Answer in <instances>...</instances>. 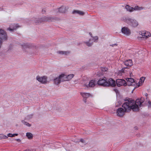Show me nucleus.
Segmentation results:
<instances>
[{
  "label": "nucleus",
  "mask_w": 151,
  "mask_h": 151,
  "mask_svg": "<svg viewBox=\"0 0 151 151\" xmlns=\"http://www.w3.org/2000/svg\"><path fill=\"white\" fill-rule=\"evenodd\" d=\"M145 80V78L144 77H142L141 78L137 85L138 87H139L142 85V84L143 83Z\"/></svg>",
  "instance_id": "nucleus-21"
},
{
  "label": "nucleus",
  "mask_w": 151,
  "mask_h": 151,
  "mask_svg": "<svg viewBox=\"0 0 151 151\" xmlns=\"http://www.w3.org/2000/svg\"><path fill=\"white\" fill-rule=\"evenodd\" d=\"M58 53L61 55H68L70 54V52L69 51H60L58 52Z\"/></svg>",
  "instance_id": "nucleus-24"
},
{
  "label": "nucleus",
  "mask_w": 151,
  "mask_h": 151,
  "mask_svg": "<svg viewBox=\"0 0 151 151\" xmlns=\"http://www.w3.org/2000/svg\"><path fill=\"white\" fill-rule=\"evenodd\" d=\"M22 123H24L25 125L27 126H28V127H30L31 126V125L30 124H29V123H28V122H24V121H22Z\"/></svg>",
  "instance_id": "nucleus-30"
},
{
  "label": "nucleus",
  "mask_w": 151,
  "mask_h": 151,
  "mask_svg": "<svg viewBox=\"0 0 151 151\" xmlns=\"http://www.w3.org/2000/svg\"><path fill=\"white\" fill-rule=\"evenodd\" d=\"M124 64L126 66L130 67L132 65V61L130 60H127L124 62Z\"/></svg>",
  "instance_id": "nucleus-20"
},
{
  "label": "nucleus",
  "mask_w": 151,
  "mask_h": 151,
  "mask_svg": "<svg viewBox=\"0 0 151 151\" xmlns=\"http://www.w3.org/2000/svg\"><path fill=\"white\" fill-rule=\"evenodd\" d=\"M122 106L124 109L122 107H120L116 111L117 116L120 117H122L126 111H130L131 109L132 110V108L130 105L129 101L128 100H125Z\"/></svg>",
  "instance_id": "nucleus-1"
},
{
  "label": "nucleus",
  "mask_w": 151,
  "mask_h": 151,
  "mask_svg": "<svg viewBox=\"0 0 151 151\" xmlns=\"http://www.w3.org/2000/svg\"><path fill=\"white\" fill-rule=\"evenodd\" d=\"M62 74L54 79L53 80L54 83L56 85H58L61 82L64 81L63 78L62 77Z\"/></svg>",
  "instance_id": "nucleus-10"
},
{
  "label": "nucleus",
  "mask_w": 151,
  "mask_h": 151,
  "mask_svg": "<svg viewBox=\"0 0 151 151\" xmlns=\"http://www.w3.org/2000/svg\"><path fill=\"white\" fill-rule=\"evenodd\" d=\"M148 107L149 108H151V102L150 101H148Z\"/></svg>",
  "instance_id": "nucleus-33"
},
{
  "label": "nucleus",
  "mask_w": 151,
  "mask_h": 151,
  "mask_svg": "<svg viewBox=\"0 0 151 151\" xmlns=\"http://www.w3.org/2000/svg\"><path fill=\"white\" fill-rule=\"evenodd\" d=\"M101 70L103 71H107V70H108V69L106 68H102Z\"/></svg>",
  "instance_id": "nucleus-31"
},
{
  "label": "nucleus",
  "mask_w": 151,
  "mask_h": 151,
  "mask_svg": "<svg viewBox=\"0 0 151 151\" xmlns=\"http://www.w3.org/2000/svg\"><path fill=\"white\" fill-rule=\"evenodd\" d=\"M145 96H147V95H148V94H147V93H145Z\"/></svg>",
  "instance_id": "nucleus-39"
},
{
  "label": "nucleus",
  "mask_w": 151,
  "mask_h": 151,
  "mask_svg": "<svg viewBox=\"0 0 151 151\" xmlns=\"http://www.w3.org/2000/svg\"><path fill=\"white\" fill-rule=\"evenodd\" d=\"M96 84V81L94 80H91L89 82V83H84L83 86L84 87L86 88L92 87H94Z\"/></svg>",
  "instance_id": "nucleus-7"
},
{
  "label": "nucleus",
  "mask_w": 151,
  "mask_h": 151,
  "mask_svg": "<svg viewBox=\"0 0 151 151\" xmlns=\"http://www.w3.org/2000/svg\"><path fill=\"white\" fill-rule=\"evenodd\" d=\"M43 20L41 21L38 20L37 22H42L44 21H48L50 20H51L52 19V18L51 17H44L43 18Z\"/></svg>",
  "instance_id": "nucleus-28"
},
{
  "label": "nucleus",
  "mask_w": 151,
  "mask_h": 151,
  "mask_svg": "<svg viewBox=\"0 0 151 151\" xmlns=\"http://www.w3.org/2000/svg\"><path fill=\"white\" fill-rule=\"evenodd\" d=\"M81 95L83 98V101L85 103L87 102V99L90 97H92V95L89 93L85 92H81L80 93Z\"/></svg>",
  "instance_id": "nucleus-6"
},
{
  "label": "nucleus",
  "mask_w": 151,
  "mask_h": 151,
  "mask_svg": "<svg viewBox=\"0 0 151 151\" xmlns=\"http://www.w3.org/2000/svg\"><path fill=\"white\" fill-rule=\"evenodd\" d=\"M116 45H117L116 44H112V45H110V46H112V47H113L114 46H116Z\"/></svg>",
  "instance_id": "nucleus-37"
},
{
  "label": "nucleus",
  "mask_w": 151,
  "mask_h": 151,
  "mask_svg": "<svg viewBox=\"0 0 151 151\" xmlns=\"http://www.w3.org/2000/svg\"><path fill=\"white\" fill-rule=\"evenodd\" d=\"M134 11V10H137L140 11L142 10L143 9V8L142 6H136L134 8H133Z\"/></svg>",
  "instance_id": "nucleus-27"
},
{
  "label": "nucleus",
  "mask_w": 151,
  "mask_h": 151,
  "mask_svg": "<svg viewBox=\"0 0 151 151\" xmlns=\"http://www.w3.org/2000/svg\"><path fill=\"white\" fill-rule=\"evenodd\" d=\"M18 135V134H12V137H14L15 136H17Z\"/></svg>",
  "instance_id": "nucleus-36"
},
{
  "label": "nucleus",
  "mask_w": 151,
  "mask_h": 151,
  "mask_svg": "<svg viewBox=\"0 0 151 151\" xmlns=\"http://www.w3.org/2000/svg\"><path fill=\"white\" fill-rule=\"evenodd\" d=\"M80 141L82 143H85L84 140L82 139H81L80 140Z\"/></svg>",
  "instance_id": "nucleus-35"
},
{
  "label": "nucleus",
  "mask_w": 151,
  "mask_h": 151,
  "mask_svg": "<svg viewBox=\"0 0 151 151\" xmlns=\"http://www.w3.org/2000/svg\"><path fill=\"white\" fill-rule=\"evenodd\" d=\"M7 38L6 32L3 29H0V39L2 40H7Z\"/></svg>",
  "instance_id": "nucleus-11"
},
{
  "label": "nucleus",
  "mask_w": 151,
  "mask_h": 151,
  "mask_svg": "<svg viewBox=\"0 0 151 151\" xmlns=\"http://www.w3.org/2000/svg\"><path fill=\"white\" fill-rule=\"evenodd\" d=\"M72 13L73 14H78L80 15L83 16L85 14V12H83V11H80L79 10H74L73 12Z\"/></svg>",
  "instance_id": "nucleus-19"
},
{
  "label": "nucleus",
  "mask_w": 151,
  "mask_h": 151,
  "mask_svg": "<svg viewBox=\"0 0 151 151\" xmlns=\"http://www.w3.org/2000/svg\"><path fill=\"white\" fill-rule=\"evenodd\" d=\"M125 8L127 11L129 12H132L134 11L133 8L130 7L129 5H127L126 6Z\"/></svg>",
  "instance_id": "nucleus-25"
},
{
  "label": "nucleus",
  "mask_w": 151,
  "mask_h": 151,
  "mask_svg": "<svg viewBox=\"0 0 151 151\" xmlns=\"http://www.w3.org/2000/svg\"><path fill=\"white\" fill-rule=\"evenodd\" d=\"M26 136L29 139H32L33 137V134L30 132H27L26 133Z\"/></svg>",
  "instance_id": "nucleus-26"
},
{
  "label": "nucleus",
  "mask_w": 151,
  "mask_h": 151,
  "mask_svg": "<svg viewBox=\"0 0 151 151\" xmlns=\"http://www.w3.org/2000/svg\"><path fill=\"white\" fill-rule=\"evenodd\" d=\"M97 84L99 85L103 86H109L108 82L105 79L100 78L97 82Z\"/></svg>",
  "instance_id": "nucleus-8"
},
{
  "label": "nucleus",
  "mask_w": 151,
  "mask_h": 151,
  "mask_svg": "<svg viewBox=\"0 0 151 151\" xmlns=\"http://www.w3.org/2000/svg\"><path fill=\"white\" fill-rule=\"evenodd\" d=\"M12 134L11 133H9L7 134V137H12Z\"/></svg>",
  "instance_id": "nucleus-34"
},
{
  "label": "nucleus",
  "mask_w": 151,
  "mask_h": 151,
  "mask_svg": "<svg viewBox=\"0 0 151 151\" xmlns=\"http://www.w3.org/2000/svg\"><path fill=\"white\" fill-rule=\"evenodd\" d=\"M66 10V7L64 6H62L59 8L58 9V11L60 13H65Z\"/></svg>",
  "instance_id": "nucleus-22"
},
{
  "label": "nucleus",
  "mask_w": 151,
  "mask_h": 151,
  "mask_svg": "<svg viewBox=\"0 0 151 151\" xmlns=\"http://www.w3.org/2000/svg\"><path fill=\"white\" fill-rule=\"evenodd\" d=\"M141 35L144 38H147L151 36V34L148 32H143L141 33Z\"/></svg>",
  "instance_id": "nucleus-17"
},
{
  "label": "nucleus",
  "mask_w": 151,
  "mask_h": 151,
  "mask_svg": "<svg viewBox=\"0 0 151 151\" xmlns=\"http://www.w3.org/2000/svg\"><path fill=\"white\" fill-rule=\"evenodd\" d=\"M62 77L63 78V80L64 81H68L70 80L73 78L74 75L73 74H70L68 75H66L64 74H62Z\"/></svg>",
  "instance_id": "nucleus-13"
},
{
  "label": "nucleus",
  "mask_w": 151,
  "mask_h": 151,
  "mask_svg": "<svg viewBox=\"0 0 151 151\" xmlns=\"http://www.w3.org/2000/svg\"><path fill=\"white\" fill-rule=\"evenodd\" d=\"M129 101L130 105L132 106V110L134 111H139V107L142 106V104L144 102V99H137L135 101L130 99L128 100Z\"/></svg>",
  "instance_id": "nucleus-2"
},
{
  "label": "nucleus",
  "mask_w": 151,
  "mask_h": 151,
  "mask_svg": "<svg viewBox=\"0 0 151 151\" xmlns=\"http://www.w3.org/2000/svg\"><path fill=\"white\" fill-rule=\"evenodd\" d=\"M127 83L126 82V85L129 86L134 85L135 83V82L134 79L132 78H126Z\"/></svg>",
  "instance_id": "nucleus-15"
},
{
  "label": "nucleus",
  "mask_w": 151,
  "mask_h": 151,
  "mask_svg": "<svg viewBox=\"0 0 151 151\" xmlns=\"http://www.w3.org/2000/svg\"><path fill=\"white\" fill-rule=\"evenodd\" d=\"M122 20L133 27H136L138 25V23L136 20L130 17H124Z\"/></svg>",
  "instance_id": "nucleus-3"
},
{
  "label": "nucleus",
  "mask_w": 151,
  "mask_h": 151,
  "mask_svg": "<svg viewBox=\"0 0 151 151\" xmlns=\"http://www.w3.org/2000/svg\"><path fill=\"white\" fill-rule=\"evenodd\" d=\"M89 34L91 37L89 38L88 41L85 42L84 43L87 46L90 47L93 45V42H97L99 38L97 36L93 37L92 33L91 32L89 33Z\"/></svg>",
  "instance_id": "nucleus-4"
},
{
  "label": "nucleus",
  "mask_w": 151,
  "mask_h": 151,
  "mask_svg": "<svg viewBox=\"0 0 151 151\" xmlns=\"http://www.w3.org/2000/svg\"><path fill=\"white\" fill-rule=\"evenodd\" d=\"M121 32L122 34L126 36L129 35L131 33L130 30L127 27H124L122 28Z\"/></svg>",
  "instance_id": "nucleus-9"
},
{
  "label": "nucleus",
  "mask_w": 151,
  "mask_h": 151,
  "mask_svg": "<svg viewBox=\"0 0 151 151\" xmlns=\"http://www.w3.org/2000/svg\"><path fill=\"white\" fill-rule=\"evenodd\" d=\"M108 83L109 84V86H111L114 87L116 86V83L115 81L112 78L109 79Z\"/></svg>",
  "instance_id": "nucleus-18"
},
{
  "label": "nucleus",
  "mask_w": 151,
  "mask_h": 151,
  "mask_svg": "<svg viewBox=\"0 0 151 151\" xmlns=\"http://www.w3.org/2000/svg\"><path fill=\"white\" fill-rule=\"evenodd\" d=\"M125 69L128 70V69L127 67H124L121 70H119V75L121 76L122 73H124L125 71H127V70H125Z\"/></svg>",
  "instance_id": "nucleus-23"
},
{
  "label": "nucleus",
  "mask_w": 151,
  "mask_h": 151,
  "mask_svg": "<svg viewBox=\"0 0 151 151\" xmlns=\"http://www.w3.org/2000/svg\"><path fill=\"white\" fill-rule=\"evenodd\" d=\"M32 116V115H28L27 117V119H29L30 118H31Z\"/></svg>",
  "instance_id": "nucleus-32"
},
{
  "label": "nucleus",
  "mask_w": 151,
  "mask_h": 151,
  "mask_svg": "<svg viewBox=\"0 0 151 151\" xmlns=\"http://www.w3.org/2000/svg\"><path fill=\"white\" fill-rule=\"evenodd\" d=\"M7 138H8V137L7 136L4 135L3 134H0V139Z\"/></svg>",
  "instance_id": "nucleus-29"
},
{
  "label": "nucleus",
  "mask_w": 151,
  "mask_h": 151,
  "mask_svg": "<svg viewBox=\"0 0 151 151\" xmlns=\"http://www.w3.org/2000/svg\"><path fill=\"white\" fill-rule=\"evenodd\" d=\"M116 83L117 86L119 87L121 86L124 85L126 86V81L123 79H118L116 80Z\"/></svg>",
  "instance_id": "nucleus-14"
},
{
  "label": "nucleus",
  "mask_w": 151,
  "mask_h": 151,
  "mask_svg": "<svg viewBox=\"0 0 151 151\" xmlns=\"http://www.w3.org/2000/svg\"><path fill=\"white\" fill-rule=\"evenodd\" d=\"M20 27L18 24H11L9 27L7 28V30L11 32H14V30H16L18 28Z\"/></svg>",
  "instance_id": "nucleus-12"
},
{
  "label": "nucleus",
  "mask_w": 151,
  "mask_h": 151,
  "mask_svg": "<svg viewBox=\"0 0 151 151\" xmlns=\"http://www.w3.org/2000/svg\"><path fill=\"white\" fill-rule=\"evenodd\" d=\"M36 79L41 83L45 84L47 83V77L46 76H37L36 77Z\"/></svg>",
  "instance_id": "nucleus-5"
},
{
  "label": "nucleus",
  "mask_w": 151,
  "mask_h": 151,
  "mask_svg": "<svg viewBox=\"0 0 151 151\" xmlns=\"http://www.w3.org/2000/svg\"><path fill=\"white\" fill-rule=\"evenodd\" d=\"M16 140L18 142H20V139H16Z\"/></svg>",
  "instance_id": "nucleus-38"
},
{
  "label": "nucleus",
  "mask_w": 151,
  "mask_h": 151,
  "mask_svg": "<svg viewBox=\"0 0 151 151\" xmlns=\"http://www.w3.org/2000/svg\"><path fill=\"white\" fill-rule=\"evenodd\" d=\"M23 47L24 48L27 47L28 48L35 49H37V47L35 45L32 44H26L24 45Z\"/></svg>",
  "instance_id": "nucleus-16"
}]
</instances>
